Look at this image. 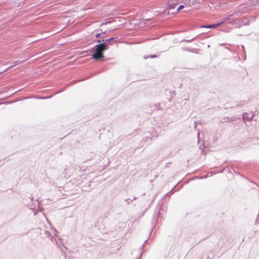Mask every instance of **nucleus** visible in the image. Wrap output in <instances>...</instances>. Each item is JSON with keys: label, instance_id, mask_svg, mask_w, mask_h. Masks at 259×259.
Instances as JSON below:
<instances>
[{"label": "nucleus", "instance_id": "nucleus-1", "mask_svg": "<svg viewBox=\"0 0 259 259\" xmlns=\"http://www.w3.org/2000/svg\"><path fill=\"white\" fill-rule=\"evenodd\" d=\"M114 38H111L109 39H103L102 43L95 45L92 48V52L94 54L92 55V58L95 60H99L104 58L103 52L108 50V46L112 44Z\"/></svg>", "mask_w": 259, "mask_h": 259}, {"label": "nucleus", "instance_id": "nucleus-2", "mask_svg": "<svg viewBox=\"0 0 259 259\" xmlns=\"http://www.w3.org/2000/svg\"><path fill=\"white\" fill-rule=\"evenodd\" d=\"M157 210H158V212H156V214L153 215V221L155 220L156 222H158L159 219L160 221L161 219L162 218L164 210L161 209L159 206L157 207Z\"/></svg>", "mask_w": 259, "mask_h": 259}, {"label": "nucleus", "instance_id": "nucleus-3", "mask_svg": "<svg viewBox=\"0 0 259 259\" xmlns=\"http://www.w3.org/2000/svg\"><path fill=\"white\" fill-rule=\"evenodd\" d=\"M182 0H168V6L169 9H174Z\"/></svg>", "mask_w": 259, "mask_h": 259}, {"label": "nucleus", "instance_id": "nucleus-4", "mask_svg": "<svg viewBox=\"0 0 259 259\" xmlns=\"http://www.w3.org/2000/svg\"><path fill=\"white\" fill-rule=\"evenodd\" d=\"M235 18L233 14L228 15L227 17L224 18L223 21L222 22H229V23H233L235 21Z\"/></svg>", "mask_w": 259, "mask_h": 259}, {"label": "nucleus", "instance_id": "nucleus-5", "mask_svg": "<svg viewBox=\"0 0 259 259\" xmlns=\"http://www.w3.org/2000/svg\"><path fill=\"white\" fill-rule=\"evenodd\" d=\"M248 103V101H240L238 104H235L234 106H233L232 107H233L236 109H239L242 108L245 105Z\"/></svg>", "mask_w": 259, "mask_h": 259}, {"label": "nucleus", "instance_id": "nucleus-6", "mask_svg": "<svg viewBox=\"0 0 259 259\" xmlns=\"http://www.w3.org/2000/svg\"><path fill=\"white\" fill-rule=\"evenodd\" d=\"M223 23V22H221L220 23H215V24H212V25H203V26H202L201 27H205V28H214L218 27L219 26H220L221 24H222Z\"/></svg>", "mask_w": 259, "mask_h": 259}, {"label": "nucleus", "instance_id": "nucleus-7", "mask_svg": "<svg viewBox=\"0 0 259 259\" xmlns=\"http://www.w3.org/2000/svg\"><path fill=\"white\" fill-rule=\"evenodd\" d=\"M137 199L136 197H134L133 199L131 198H127L124 200V201L127 203V204H129L131 202H133L134 200Z\"/></svg>", "mask_w": 259, "mask_h": 259}, {"label": "nucleus", "instance_id": "nucleus-8", "mask_svg": "<svg viewBox=\"0 0 259 259\" xmlns=\"http://www.w3.org/2000/svg\"><path fill=\"white\" fill-rule=\"evenodd\" d=\"M148 241V239L146 240L145 241H144V243L142 244V245L141 246L140 248V250H145V249H144V245H145V244L146 243H147V241Z\"/></svg>", "mask_w": 259, "mask_h": 259}, {"label": "nucleus", "instance_id": "nucleus-9", "mask_svg": "<svg viewBox=\"0 0 259 259\" xmlns=\"http://www.w3.org/2000/svg\"><path fill=\"white\" fill-rule=\"evenodd\" d=\"M141 250L140 253V254H139V255L138 256V258L137 259H141V257L142 256V254H143V252L144 251V250Z\"/></svg>", "mask_w": 259, "mask_h": 259}, {"label": "nucleus", "instance_id": "nucleus-10", "mask_svg": "<svg viewBox=\"0 0 259 259\" xmlns=\"http://www.w3.org/2000/svg\"><path fill=\"white\" fill-rule=\"evenodd\" d=\"M253 117V115H252L251 117H247L246 120L250 121L252 119Z\"/></svg>", "mask_w": 259, "mask_h": 259}, {"label": "nucleus", "instance_id": "nucleus-11", "mask_svg": "<svg viewBox=\"0 0 259 259\" xmlns=\"http://www.w3.org/2000/svg\"><path fill=\"white\" fill-rule=\"evenodd\" d=\"M184 8V7L183 5L180 6L177 9V11L179 12L180 10L183 9Z\"/></svg>", "mask_w": 259, "mask_h": 259}, {"label": "nucleus", "instance_id": "nucleus-12", "mask_svg": "<svg viewBox=\"0 0 259 259\" xmlns=\"http://www.w3.org/2000/svg\"><path fill=\"white\" fill-rule=\"evenodd\" d=\"M246 118H247V117H246V116H245V114H243V116H242V120H243V121H244V122H245V121H246Z\"/></svg>", "mask_w": 259, "mask_h": 259}, {"label": "nucleus", "instance_id": "nucleus-13", "mask_svg": "<svg viewBox=\"0 0 259 259\" xmlns=\"http://www.w3.org/2000/svg\"><path fill=\"white\" fill-rule=\"evenodd\" d=\"M51 97V96L45 97L40 98V99H45L50 98Z\"/></svg>", "mask_w": 259, "mask_h": 259}, {"label": "nucleus", "instance_id": "nucleus-14", "mask_svg": "<svg viewBox=\"0 0 259 259\" xmlns=\"http://www.w3.org/2000/svg\"><path fill=\"white\" fill-rule=\"evenodd\" d=\"M64 89H63V90H60L59 92H58L56 93V94H57V93H60V92H63V91L64 90Z\"/></svg>", "mask_w": 259, "mask_h": 259}, {"label": "nucleus", "instance_id": "nucleus-15", "mask_svg": "<svg viewBox=\"0 0 259 259\" xmlns=\"http://www.w3.org/2000/svg\"><path fill=\"white\" fill-rule=\"evenodd\" d=\"M199 135H200V133H199V132L198 131V132H197V136H198V137H199ZM199 138H198V139H199Z\"/></svg>", "mask_w": 259, "mask_h": 259}, {"label": "nucleus", "instance_id": "nucleus-16", "mask_svg": "<svg viewBox=\"0 0 259 259\" xmlns=\"http://www.w3.org/2000/svg\"><path fill=\"white\" fill-rule=\"evenodd\" d=\"M99 35H100V34H96V36L97 37H99Z\"/></svg>", "mask_w": 259, "mask_h": 259}, {"label": "nucleus", "instance_id": "nucleus-17", "mask_svg": "<svg viewBox=\"0 0 259 259\" xmlns=\"http://www.w3.org/2000/svg\"><path fill=\"white\" fill-rule=\"evenodd\" d=\"M30 198L32 201L33 200V197L32 196H31Z\"/></svg>", "mask_w": 259, "mask_h": 259}, {"label": "nucleus", "instance_id": "nucleus-18", "mask_svg": "<svg viewBox=\"0 0 259 259\" xmlns=\"http://www.w3.org/2000/svg\"><path fill=\"white\" fill-rule=\"evenodd\" d=\"M168 164H169V163H167L166 164V166H168Z\"/></svg>", "mask_w": 259, "mask_h": 259}, {"label": "nucleus", "instance_id": "nucleus-19", "mask_svg": "<svg viewBox=\"0 0 259 259\" xmlns=\"http://www.w3.org/2000/svg\"><path fill=\"white\" fill-rule=\"evenodd\" d=\"M194 125L196 126V122H195Z\"/></svg>", "mask_w": 259, "mask_h": 259}, {"label": "nucleus", "instance_id": "nucleus-20", "mask_svg": "<svg viewBox=\"0 0 259 259\" xmlns=\"http://www.w3.org/2000/svg\"><path fill=\"white\" fill-rule=\"evenodd\" d=\"M98 42H101V41L99 40H98Z\"/></svg>", "mask_w": 259, "mask_h": 259}]
</instances>
